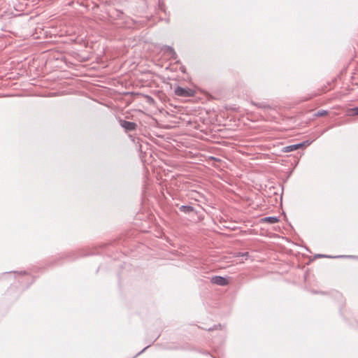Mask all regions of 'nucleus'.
Wrapping results in <instances>:
<instances>
[{"instance_id": "nucleus-17", "label": "nucleus", "mask_w": 358, "mask_h": 358, "mask_svg": "<svg viewBox=\"0 0 358 358\" xmlns=\"http://www.w3.org/2000/svg\"><path fill=\"white\" fill-rule=\"evenodd\" d=\"M317 112H322V113H324V112H327V110H318Z\"/></svg>"}, {"instance_id": "nucleus-14", "label": "nucleus", "mask_w": 358, "mask_h": 358, "mask_svg": "<svg viewBox=\"0 0 358 358\" xmlns=\"http://www.w3.org/2000/svg\"><path fill=\"white\" fill-rule=\"evenodd\" d=\"M328 113H314L315 116L316 117H322V116H324L326 115H327Z\"/></svg>"}, {"instance_id": "nucleus-10", "label": "nucleus", "mask_w": 358, "mask_h": 358, "mask_svg": "<svg viewBox=\"0 0 358 358\" xmlns=\"http://www.w3.org/2000/svg\"><path fill=\"white\" fill-rule=\"evenodd\" d=\"M167 52L171 55V57H175L176 55V52L171 47H167Z\"/></svg>"}, {"instance_id": "nucleus-1", "label": "nucleus", "mask_w": 358, "mask_h": 358, "mask_svg": "<svg viewBox=\"0 0 358 358\" xmlns=\"http://www.w3.org/2000/svg\"><path fill=\"white\" fill-rule=\"evenodd\" d=\"M175 94L182 97L193 96L194 91L188 87H177L174 90Z\"/></svg>"}, {"instance_id": "nucleus-6", "label": "nucleus", "mask_w": 358, "mask_h": 358, "mask_svg": "<svg viewBox=\"0 0 358 358\" xmlns=\"http://www.w3.org/2000/svg\"><path fill=\"white\" fill-rule=\"evenodd\" d=\"M264 222H268L270 224H275L278 222V218L276 216H268L262 218Z\"/></svg>"}, {"instance_id": "nucleus-15", "label": "nucleus", "mask_w": 358, "mask_h": 358, "mask_svg": "<svg viewBox=\"0 0 358 358\" xmlns=\"http://www.w3.org/2000/svg\"><path fill=\"white\" fill-rule=\"evenodd\" d=\"M285 152H291V145H287L285 148Z\"/></svg>"}, {"instance_id": "nucleus-11", "label": "nucleus", "mask_w": 358, "mask_h": 358, "mask_svg": "<svg viewBox=\"0 0 358 358\" xmlns=\"http://www.w3.org/2000/svg\"><path fill=\"white\" fill-rule=\"evenodd\" d=\"M302 155V153L300 155V156H294V166H292V171L294 170V169L295 168V166L298 164L299 163V159L301 157V156Z\"/></svg>"}, {"instance_id": "nucleus-9", "label": "nucleus", "mask_w": 358, "mask_h": 358, "mask_svg": "<svg viewBox=\"0 0 358 358\" xmlns=\"http://www.w3.org/2000/svg\"><path fill=\"white\" fill-rule=\"evenodd\" d=\"M259 108H262V109H264V110H275V108H272L269 105H266V104H264V105L261 104V105H259Z\"/></svg>"}, {"instance_id": "nucleus-3", "label": "nucleus", "mask_w": 358, "mask_h": 358, "mask_svg": "<svg viewBox=\"0 0 358 358\" xmlns=\"http://www.w3.org/2000/svg\"><path fill=\"white\" fill-rule=\"evenodd\" d=\"M211 282L220 286H225L229 284V280L224 277L216 275L211 278Z\"/></svg>"}, {"instance_id": "nucleus-5", "label": "nucleus", "mask_w": 358, "mask_h": 358, "mask_svg": "<svg viewBox=\"0 0 358 358\" xmlns=\"http://www.w3.org/2000/svg\"><path fill=\"white\" fill-rule=\"evenodd\" d=\"M316 257L358 259V256H354V255H339V256L333 257V256L326 255H317Z\"/></svg>"}, {"instance_id": "nucleus-12", "label": "nucleus", "mask_w": 358, "mask_h": 358, "mask_svg": "<svg viewBox=\"0 0 358 358\" xmlns=\"http://www.w3.org/2000/svg\"><path fill=\"white\" fill-rule=\"evenodd\" d=\"M238 256H241V257H248V252H238Z\"/></svg>"}, {"instance_id": "nucleus-7", "label": "nucleus", "mask_w": 358, "mask_h": 358, "mask_svg": "<svg viewBox=\"0 0 358 358\" xmlns=\"http://www.w3.org/2000/svg\"><path fill=\"white\" fill-rule=\"evenodd\" d=\"M181 212H183L185 213H189L191 212H193L194 211V208L191 206H185V205H182L181 206L180 208H179Z\"/></svg>"}, {"instance_id": "nucleus-8", "label": "nucleus", "mask_w": 358, "mask_h": 358, "mask_svg": "<svg viewBox=\"0 0 358 358\" xmlns=\"http://www.w3.org/2000/svg\"><path fill=\"white\" fill-rule=\"evenodd\" d=\"M347 116L345 117V122H351L353 116L358 115V113H347Z\"/></svg>"}, {"instance_id": "nucleus-18", "label": "nucleus", "mask_w": 358, "mask_h": 358, "mask_svg": "<svg viewBox=\"0 0 358 358\" xmlns=\"http://www.w3.org/2000/svg\"><path fill=\"white\" fill-rule=\"evenodd\" d=\"M212 159H214V160H216V161H220V159H217L215 157H212Z\"/></svg>"}, {"instance_id": "nucleus-13", "label": "nucleus", "mask_w": 358, "mask_h": 358, "mask_svg": "<svg viewBox=\"0 0 358 358\" xmlns=\"http://www.w3.org/2000/svg\"><path fill=\"white\" fill-rule=\"evenodd\" d=\"M348 112H358V107L352 108Z\"/></svg>"}, {"instance_id": "nucleus-16", "label": "nucleus", "mask_w": 358, "mask_h": 358, "mask_svg": "<svg viewBox=\"0 0 358 358\" xmlns=\"http://www.w3.org/2000/svg\"><path fill=\"white\" fill-rule=\"evenodd\" d=\"M148 348V346L144 348L140 352L138 353V355H140L141 353H142L143 352H144L147 348Z\"/></svg>"}, {"instance_id": "nucleus-2", "label": "nucleus", "mask_w": 358, "mask_h": 358, "mask_svg": "<svg viewBox=\"0 0 358 358\" xmlns=\"http://www.w3.org/2000/svg\"><path fill=\"white\" fill-rule=\"evenodd\" d=\"M118 122L125 131H134L137 127V124L134 122H129L122 119H119Z\"/></svg>"}, {"instance_id": "nucleus-4", "label": "nucleus", "mask_w": 358, "mask_h": 358, "mask_svg": "<svg viewBox=\"0 0 358 358\" xmlns=\"http://www.w3.org/2000/svg\"><path fill=\"white\" fill-rule=\"evenodd\" d=\"M312 141L306 140L299 143L292 144V151L306 148L311 144Z\"/></svg>"}]
</instances>
